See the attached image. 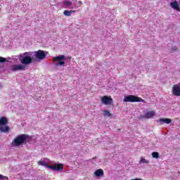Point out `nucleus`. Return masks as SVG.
I'll return each instance as SVG.
<instances>
[{
    "mask_svg": "<svg viewBox=\"0 0 180 180\" xmlns=\"http://www.w3.org/2000/svg\"><path fill=\"white\" fill-rule=\"evenodd\" d=\"M63 5L66 6H70L72 5V3L70 1H64Z\"/></svg>",
    "mask_w": 180,
    "mask_h": 180,
    "instance_id": "obj_19",
    "label": "nucleus"
},
{
    "mask_svg": "<svg viewBox=\"0 0 180 180\" xmlns=\"http://www.w3.org/2000/svg\"><path fill=\"white\" fill-rule=\"evenodd\" d=\"M18 60L21 64L30 65L33 63V52H25L18 56Z\"/></svg>",
    "mask_w": 180,
    "mask_h": 180,
    "instance_id": "obj_1",
    "label": "nucleus"
},
{
    "mask_svg": "<svg viewBox=\"0 0 180 180\" xmlns=\"http://www.w3.org/2000/svg\"><path fill=\"white\" fill-rule=\"evenodd\" d=\"M26 66L22 65H13L11 66V71H25Z\"/></svg>",
    "mask_w": 180,
    "mask_h": 180,
    "instance_id": "obj_10",
    "label": "nucleus"
},
{
    "mask_svg": "<svg viewBox=\"0 0 180 180\" xmlns=\"http://www.w3.org/2000/svg\"><path fill=\"white\" fill-rule=\"evenodd\" d=\"M9 123V120L6 118V117H0V132L1 133H9L11 131V128L9 126H7Z\"/></svg>",
    "mask_w": 180,
    "mask_h": 180,
    "instance_id": "obj_4",
    "label": "nucleus"
},
{
    "mask_svg": "<svg viewBox=\"0 0 180 180\" xmlns=\"http://www.w3.org/2000/svg\"><path fill=\"white\" fill-rule=\"evenodd\" d=\"M102 105H112L113 103V98L110 96H103L101 98Z\"/></svg>",
    "mask_w": 180,
    "mask_h": 180,
    "instance_id": "obj_8",
    "label": "nucleus"
},
{
    "mask_svg": "<svg viewBox=\"0 0 180 180\" xmlns=\"http://www.w3.org/2000/svg\"><path fill=\"white\" fill-rule=\"evenodd\" d=\"M28 139L29 135L25 134L17 136L13 141V146H14V147H20L22 144H26Z\"/></svg>",
    "mask_w": 180,
    "mask_h": 180,
    "instance_id": "obj_2",
    "label": "nucleus"
},
{
    "mask_svg": "<svg viewBox=\"0 0 180 180\" xmlns=\"http://www.w3.org/2000/svg\"><path fill=\"white\" fill-rule=\"evenodd\" d=\"M0 179H6V180H8V176H5L2 174H0Z\"/></svg>",
    "mask_w": 180,
    "mask_h": 180,
    "instance_id": "obj_21",
    "label": "nucleus"
},
{
    "mask_svg": "<svg viewBox=\"0 0 180 180\" xmlns=\"http://www.w3.org/2000/svg\"><path fill=\"white\" fill-rule=\"evenodd\" d=\"M179 4H180V3H179Z\"/></svg>",
    "mask_w": 180,
    "mask_h": 180,
    "instance_id": "obj_25",
    "label": "nucleus"
},
{
    "mask_svg": "<svg viewBox=\"0 0 180 180\" xmlns=\"http://www.w3.org/2000/svg\"><path fill=\"white\" fill-rule=\"evenodd\" d=\"M172 95L174 96H180V84H174L172 89Z\"/></svg>",
    "mask_w": 180,
    "mask_h": 180,
    "instance_id": "obj_9",
    "label": "nucleus"
},
{
    "mask_svg": "<svg viewBox=\"0 0 180 180\" xmlns=\"http://www.w3.org/2000/svg\"><path fill=\"white\" fill-rule=\"evenodd\" d=\"M6 63V58L2 56H0V63Z\"/></svg>",
    "mask_w": 180,
    "mask_h": 180,
    "instance_id": "obj_20",
    "label": "nucleus"
},
{
    "mask_svg": "<svg viewBox=\"0 0 180 180\" xmlns=\"http://www.w3.org/2000/svg\"><path fill=\"white\" fill-rule=\"evenodd\" d=\"M34 57H35L36 60H39L40 61L41 60H44L46 56L44 51L38 50L34 52Z\"/></svg>",
    "mask_w": 180,
    "mask_h": 180,
    "instance_id": "obj_7",
    "label": "nucleus"
},
{
    "mask_svg": "<svg viewBox=\"0 0 180 180\" xmlns=\"http://www.w3.org/2000/svg\"><path fill=\"white\" fill-rule=\"evenodd\" d=\"M170 6L172 9H174V11H177V12H180V7H179V4H178V1H174L173 2H171Z\"/></svg>",
    "mask_w": 180,
    "mask_h": 180,
    "instance_id": "obj_11",
    "label": "nucleus"
},
{
    "mask_svg": "<svg viewBox=\"0 0 180 180\" xmlns=\"http://www.w3.org/2000/svg\"><path fill=\"white\" fill-rule=\"evenodd\" d=\"M171 122V119L169 118H160L158 120V123H160V124H164V123H166V124H169Z\"/></svg>",
    "mask_w": 180,
    "mask_h": 180,
    "instance_id": "obj_12",
    "label": "nucleus"
},
{
    "mask_svg": "<svg viewBox=\"0 0 180 180\" xmlns=\"http://www.w3.org/2000/svg\"><path fill=\"white\" fill-rule=\"evenodd\" d=\"M71 13H75V11H65L63 12V15H65V16H71Z\"/></svg>",
    "mask_w": 180,
    "mask_h": 180,
    "instance_id": "obj_15",
    "label": "nucleus"
},
{
    "mask_svg": "<svg viewBox=\"0 0 180 180\" xmlns=\"http://www.w3.org/2000/svg\"><path fill=\"white\" fill-rule=\"evenodd\" d=\"M174 50H178V49L176 47H174Z\"/></svg>",
    "mask_w": 180,
    "mask_h": 180,
    "instance_id": "obj_24",
    "label": "nucleus"
},
{
    "mask_svg": "<svg viewBox=\"0 0 180 180\" xmlns=\"http://www.w3.org/2000/svg\"><path fill=\"white\" fill-rule=\"evenodd\" d=\"M124 102H145V101L141 97L136 96L135 95H129L125 96L124 98Z\"/></svg>",
    "mask_w": 180,
    "mask_h": 180,
    "instance_id": "obj_5",
    "label": "nucleus"
},
{
    "mask_svg": "<svg viewBox=\"0 0 180 180\" xmlns=\"http://www.w3.org/2000/svg\"><path fill=\"white\" fill-rule=\"evenodd\" d=\"M139 162L140 164H149L150 161L146 160L145 158H141Z\"/></svg>",
    "mask_w": 180,
    "mask_h": 180,
    "instance_id": "obj_17",
    "label": "nucleus"
},
{
    "mask_svg": "<svg viewBox=\"0 0 180 180\" xmlns=\"http://www.w3.org/2000/svg\"><path fill=\"white\" fill-rule=\"evenodd\" d=\"M95 176H103L105 175V173L103 172V169H98L94 172Z\"/></svg>",
    "mask_w": 180,
    "mask_h": 180,
    "instance_id": "obj_14",
    "label": "nucleus"
},
{
    "mask_svg": "<svg viewBox=\"0 0 180 180\" xmlns=\"http://www.w3.org/2000/svg\"><path fill=\"white\" fill-rule=\"evenodd\" d=\"M155 116V111H149L144 115V117H146L147 119H150L151 117H154Z\"/></svg>",
    "mask_w": 180,
    "mask_h": 180,
    "instance_id": "obj_13",
    "label": "nucleus"
},
{
    "mask_svg": "<svg viewBox=\"0 0 180 180\" xmlns=\"http://www.w3.org/2000/svg\"><path fill=\"white\" fill-rule=\"evenodd\" d=\"M64 60H65V56L64 55H59L53 58V61H58V63H56V67H58L59 65L64 67V65H65V62H64Z\"/></svg>",
    "mask_w": 180,
    "mask_h": 180,
    "instance_id": "obj_6",
    "label": "nucleus"
},
{
    "mask_svg": "<svg viewBox=\"0 0 180 180\" xmlns=\"http://www.w3.org/2000/svg\"><path fill=\"white\" fill-rule=\"evenodd\" d=\"M104 116H108V117H110V116H112V114H110V112L108 111V110H104Z\"/></svg>",
    "mask_w": 180,
    "mask_h": 180,
    "instance_id": "obj_18",
    "label": "nucleus"
},
{
    "mask_svg": "<svg viewBox=\"0 0 180 180\" xmlns=\"http://www.w3.org/2000/svg\"><path fill=\"white\" fill-rule=\"evenodd\" d=\"M78 4H79V5L81 6V5H82V1H78Z\"/></svg>",
    "mask_w": 180,
    "mask_h": 180,
    "instance_id": "obj_23",
    "label": "nucleus"
},
{
    "mask_svg": "<svg viewBox=\"0 0 180 180\" xmlns=\"http://www.w3.org/2000/svg\"><path fill=\"white\" fill-rule=\"evenodd\" d=\"M152 157L153 158H160V153H158V152H153Z\"/></svg>",
    "mask_w": 180,
    "mask_h": 180,
    "instance_id": "obj_16",
    "label": "nucleus"
},
{
    "mask_svg": "<svg viewBox=\"0 0 180 180\" xmlns=\"http://www.w3.org/2000/svg\"><path fill=\"white\" fill-rule=\"evenodd\" d=\"M39 165H42L43 167H46L53 171H63L64 169L63 164H55L53 165H48L46 162L39 160L38 161Z\"/></svg>",
    "mask_w": 180,
    "mask_h": 180,
    "instance_id": "obj_3",
    "label": "nucleus"
},
{
    "mask_svg": "<svg viewBox=\"0 0 180 180\" xmlns=\"http://www.w3.org/2000/svg\"><path fill=\"white\" fill-rule=\"evenodd\" d=\"M131 180H143V179H139V178H136V179H131Z\"/></svg>",
    "mask_w": 180,
    "mask_h": 180,
    "instance_id": "obj_22",
    "label": "nucleus"
}]
</instances>
